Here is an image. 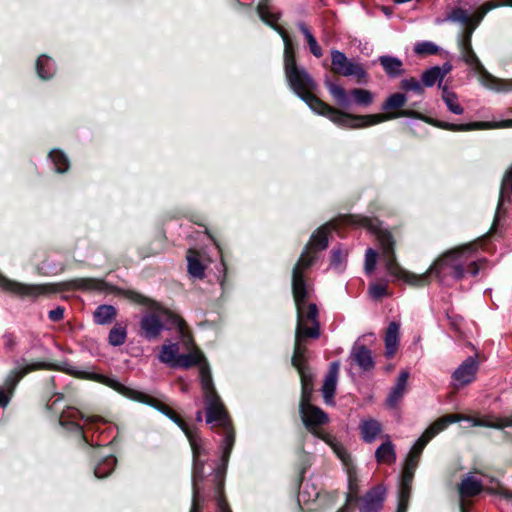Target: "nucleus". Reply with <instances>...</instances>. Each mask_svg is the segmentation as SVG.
Masks as SVG:
<instances>
[{
    "mask_svg": "<svg viewBox=\"0 0 512 512\" xmlns=\"http://www.w3.org/2000/svg\"><path fill=\"white\" fill-rule=\"evenodd\" d=\"M343 222L355 227L365 228L377 237L386 271L395 281L402 280L410 286L423 287L430 283L432 275L441 284H448L450 280L462 278L465 273L472 276L478 273L479 255L475 243L446 252L425 273L415 274L402 268L396 261L393 236L389 231L382 228L378 219L361 215H347L343 217Z\"/></svg>",
    "mask_w": 512,
    "mask_h": 512,
    "instance_id": "1",
    "label": "nucleus"
},
{
    "mask_svg": "<svg viewBox=\"0 0 512 512\" xmlns=\"http://www.w3.org/2000/svg\"><path fill=\"white\" fill-rule=\"evenodd\" d=\"M258 15L262 21L272 26L282 37L284 42V71L290 88L303 99L308 106L316 113L327 117L339 127H355L361 125L359 121L367 119L369 123H375L389 116H357L338 110L319 99L315 94L316 82L308 71L297 65L295 48L287 31L276 25L278 15L271 12L266 4H259Z\"/></svg>",
    "mask_w": 512,
    "mask_h": 512,
    "instance_id": "2",
    "label": "nucleus"
},
{
    "mask_svg": "<svg viewBox=\"0 0 512 512\" xmlns=\"http://www.w3.org/2000/svg\"><path fill=\"white\" fill-rule=\"evenodd\" d=\"M93 379L100 381L106 386L117 391L126 398L149 405L162 414L170 418L185 433L189 440L193 454V470H192V503L189 512H203L205 497L200 487L203 480L204 460L207 455L206 442L198 435L196 429L191 428L165 401L160 397H155L143 391L131 388L119 382L114 378L103 375H95Z\"/></svg>",
    "mask_w": 512,
    "mask_h": 512,
    "instance_id": "3",
    "label": "nucleus"
},
{
    "mask_svg": "<svg viewBox=\"0 0 512 512\" xmlns=\"http://www.w3.org/2000/svg\"><path fill=\"white\" fill-rule=\"evenodd\" d=\"M202 361L203 354L199 350H195L187 354H180L178 361L175 363V368L188 369L200 365V381L204 396L206 422L212 425V428L219 427L222 430L221 459L223 464L226 465L234 446L235 433L227 410L214 388L210 369L206 363L202 364Z\"/></svg>",
    "mask_w": 512,
    "mask_h": 512,
    "instance_id": "4",
    "label": "nucleus"
},
{
    "mask_svg": "<svg viewBox=\"0 0 512 512\" xmlns=\"http://www.w3.org/2000/svg\"><path fill=\"white\" fill-rule=\"evenodd\" d=\"M335 223L329 222L320 227L312 236L301 254L292 273V292L297 309V320H318V308L314 303H307L310 295V287L307 284L304 273L313 264L315 256L310 250H324L328 246V234L335 229Z\"/></svg>",
    "mask_w": 512,
    "mask_h": 512,
    "instance_id": "5",
    "label": "nucleus"
},
{
    "mask_svg": "<svg viewBox=\"0 0 512 512\" xmlns=\"http://www.w3.org/2000/svg\"><path fill=\"white\" fill-rule=\"evenodd\" d=\"M133 300L148 307L139 322V335L147 341L159 338L163 330L178 329L184 332V321L161 304L142 295L135 294Z\"/></svg>",
    "mask_w": 512,
    "mask_h": 512,
    "instance_id": "6",
    "label": "nucleus"
},
{
    "mask_svg": "<svg viewBox=\"0 0 512 512\" xmlns=\"http://www.w3.org/2000/svg\"><path fill=\"white\" fill-rule=\"evenodd\" d=\"M320 336L319 320H297L292 365L297 369L302 386L301 399L312 397L313 375L306 366V340Z\"/></svg>",
    "mask_w": 512,
    "mask_h": 512,
    "instance_id": "7",
    "label": "nucleus"
},
{
    "mask_svg": "<svg viewBox=\"0 0 512 512\" xmlns=\"http://www.w3.org/2000/svg\"><path fill=\"white\" fill-rule=\"evenodd\" d=\"M299 411L306 429L315 437L327 443L341 461L348 463L349 453L343 444L335 436L321 428L322 425L329 422L328 415L319 407L312 405L311 398L301 399Z\"/></svg>",
    "mask_w": 512,
    "mask_h": 512,
    "instance_id": "8",
    "label": "nucleus"
},
{
    "mask_svg": "<svg viewBox=\"0 0 512 512\" xmlns=\"http://www.w3.org/2000/svg\"><path fill=\"white\" fill-rule=\"evenodd\" d=\"M448 20L463 25L464 31L459 41L461 56L469 66L476 68L479 61L471 46V36L479 24L480 12L476 10L470 13L465 9L456 8L448 16Z\"/></svg>",
    "mask_w": 512,
    "mask_h": 512,
    "instance_id": "9",
    "label": "nucleus"
},
{
    "mask_svg": "<svg viewBox=\"0 0 512 512\" xmlns=\"http://www.w3.org/2000/svg\"><path fill=\"white\" fill-rule=\"evenodd\" d=\"M460 420L461 418L459 415L450 414L445 415L437 419L434 423H432L410 449L405 461L404 468L416 471L422 451L424 450L428 442L431 439H433L436 435H438L440 432L445 430L448 427V425Z\"/></svg>",
    "mask_w": 512,
    "mask_h": 512,
    "instance_id": "10",
    "label": "nucleus"
},
{
    "mask_svg": "<svg viewBox=\"0 0 512 512\" xmlns=\"http://www.w3.org/2000/svg\"><path fill=\"white\" fill-rule=\"evenodd\" d=\"M406 102H407V97H406L405 94H403V93H394V94L390 95L384 101V103L382 104V110H384L385 113L373 114L372 115V116H389V115H392V117L383 119L381 121H377L375 123L374 122L373 123H368L369 121L367 119H363V120L359 121L361 123V125L355 126V127H351V128L352 129L364 128V127L376 125V124H379V123H382V122H385V121H388V120L396 119V118H399V117H414V118H419V119H423L424 118L420 113L415 112L413 110H399V109H401L406 104Z\"/></svg>",
    "mask_w": 512,
    "mask_h": 512,
    "instance_id": "11",
    "label": "nucleus"
},
{
    "mask_svg": "<svg viewBox=\"0 0 512 512\" xmlns=\"http://www.w3.org/2000/svg\"><path fill=\"white\" fill-rule=\"evenodd\" d=\"M104 422V419L100 416L87 415L73 407L65 409L59 418L61 426L81 434L85 441L88 440L84 429H92L94 425Z\"/></svg>",
    "mask_w": 512,
    "mask_h": 512,
    "instance_id": "12",
    "label": "nucleus"
},
{
    "mask_svg": "<svg viewBox=\"0 0 512 512\" xmlns=\"http://www.w3.org/2000/svg\"><path fill=\"white\" fill-rule=\"evenodd\" d=\"M332 71L345 77L353 76L358 82L367 78V72L364 67L356 62L350 61L346 55L336 49L331 50Z\"/></svg>",
    "mask_w": 512,
    "mask_h": 512,
    "instance_id": "13",
    "label": "nucleus"
},
{
    "mask_svg": "<svg viewBox=\"0 0 512 512\" xmlns=\"http://www.w3.org/2000/svg\"><path fill=\"white\" fill-rule=\"evenodd\" d=\"M17 367L9 372L5 379V389L13 395L14 390L19 383V381L26 376L28 373L40 369L49 368V364L45 362H35L30 364H23L19 361L16 362Z\"/></svg>",
    "mask_w": 512,
    "mask_h": 512,
    "instance_id": "14",
    "label": "nucleus"
},
{
    "mask_svg": "<svg viewBox=\"0 0 512 512\" xmlns=\"http://www.w3.org/2000/svg\"><path fill=\"white\" fill-rule=\"evenodd\" d=\"M480 493V480L474 473L469 472L459 484L460 510L470 512V500L468 498Z\"/></svg>",
    "mask_w": 512,
    "mask_h": 512,
    "instance_id": "15",
    "label": "nucleus"
},
{
    "mask_svg": "<svg viewBox=\"0 0 512 512\" xmlns=\"http://www.w3.org/2000/svg\"><path fill=\"white\" fill-rule=\"evenodd\" d=\"M511 194H512V166L506 171V173L503 176V179L501 182L498 206H497V210L495 212L493 223H492L491 228L488 231V233L482 234V244L484 243V241L487 237H489L495 233L496 224L501 217L502 206L505 203L506 199L510 198Z\"/></svg>",
    "mask_w": 512,
    "mask_h": 512,
    "instance_id": "16",
    "label": "nucleus"
},
{
    "mask_svg": "<svg viewBox=\"0 0 512 512\" xmlns=\"http://www.w3.org/2000/svg\"><path fill=\"white\" fill-rule=\"evenodd\" d=\"M385 496L386 489L383 486L370 489L361 499L360 512H379L383 507Z\"/></svg>",
    "mask_w": 512,
    "mask_h": 512,
    "instance_id": "17",
    "label": "nucleus"
},
{
    "mask_svg": "<svg viewBox=\"0 0 512 512\" xmlns=\"http://www.w3.org/2000/svg\"><path fill=\"white\" fill-rule=\"evenodd\" d=\"M478 369L475 357H468L453 373L452 377L455 386H463L470 383Z\"/></svg>",
    "mask_w": 512,
    "mask_h": 512,
    "instance_id": "18",
    "label": "nucleus"
},
{
    "mask_svg": "<svg viewBox=\"0 0 512 512\" xmlns=\"http://www.w3.org/2000/svg\"><path fill=\"white\" fill-rule=\"evenodd\" d=\"M0 287L4 290L22 296H36L42 293V288L35 285H25L7 279L0 274Z\"/></svg>",
    "mask_w": 512,
    "mask_h": 512,
    "instance_id": "19",
    "label": "nucleus"
},
{
    "mask_svg": "<svg viewBox=\"0 0 512 512\" xmlns=\"http://www.w3.org/2000/svg\"><path fill=\"white\" fill-rule=\"evenodd\" d=\"M339 374V362L335 361L330 364L329 371L325 376L322 386V394L325 403L331 404L336 391L337 379Z\"/></svg>",
    "mask_w": 512,
    "mask_h": 512,
    "instance_id": "20",
    "label": "nucleus"
},
{
    "mask_svg": "<svg viewBox=\"0 0 512 512\" xmlns=\"http://www.w3.org/2000/svg\"><path fill=\"white\" fill-rule=\"evenodd\" d=\"M451 69V64L444 63L442 66H433L425 70L421 76L423 86L432 87L438 82L439 87L442 88L441 82Z\"/></svg>",
    "mask_w": 512,
    "mask_h": 512,
    "instance_id": "21",
    "label": "nucleus"
},
{
    "mask_svg": "<svg viewBox=\"0 0 512 512\" xmlns=\"http://www.w3.org/2000/svg\"><path fill=\"white\" fill-rule=\"evenodd\" d=\"M408 379L409 372L406 370L401 371L397 377L395 385L392 387L386 399V403L389 407L393 408L401 401L406 392Z\"/></svg>",
    "mask_w": 512,
    "mask_h": 512,
    "instance_id": "22",
    "label": "nucleus"
},
{
    "mask_svg": "<svg viewBox=\"0 0 512 512\" xmlns=\"http://www.w3.org/2000/svg\"><path fill=\"white\" fill-rule=\"evenodd\" d=\"M350 357L363 371H369L374 367V360L371 350L364 345L355 344L352 348Z\"/></svg>",
    "mask_w": 512,
    "mask_h": 512,
    "instance_id": "23",
    "label": "nucleus"
},
{
    "mask_svg": "<svg viewBox=\"0 0 512 512\" xmlns=\"http://www.w3.org/2000/svg\"><path fill=\"white\" fill-rule=\"evenodd\" d=\"M359 430L364 442L373 443L382 432V425L376 419L365 418L360 421Z\"/></svg>",
    "mask_w": 512,
    "mask_h": 512,
    "instance_id": "24",
    "label": "nucleus"
},
{
    "mask_svg": "<svg viewBox=\"0 0 512 512\" xmlns=\"http://www.w3.org/2000/svg\"><path fill=\"white\" fill-rule=\"evenodd\" d=\"M65 290H102L104 282L95 278H76L60 284Z\"/></svg>",
    "mask_w": 512,
    "mask_h": 512,
    "instance_id": "25",
    "label": "nucleus"
},
{
    "mask_svg": "<svg viewBox=\"0 0 512 512\" xmlns=\"http://www.w3.org/2000/svg\"><path fill=\"white\" fill-rule=\"evenodd\" d=\"M399 330L400 325L396 322H391L386 330L385 334V356L387 358H392L397 349L399 344Z\"/></svg>",
    "mask_w": 512,
    "mask_h": 512,
    "instance_id": "26",
    "label": "nucleus"
},
{
    "mask_svg": "<svg viewBox=\"0 0 512 512\" xmlns=\"http://www.w3.org/2000/svg\"><path fill=\"white\" fill-rule=\"evenodd\" d=\"M387 440L383 442L375 451V459L379 464L391 465L396 461L395 446L390 441L389 436H386Z\"/></svg>",
    "mask_w": 512,
    "mask_h": 512,
    "instance_id": "27",
    "label": "nucleus"
},
{
    "mask_svg": "<svg viewBox=\"0 0 512 512\" xmlns=\"http://www.w3.org/2000/svg\"><path fill=\"white\" fill-rule=\"evenodd\" d=\"M482 86H485L491 90L497 92H509L512 91V79L503 80L492 77L483 67H482Z\"/></svg>",
    "mask_w": 512,
    "mask_h": 512,
    "instance_id": "28",
    "label": "nucleus"
},
{
    "mask_svg": "<svg viewBox=\"0 0 512 512\" xmlns=\"http://www.w3.org/2000/svg\"><path fill=\"white\" fill-rule=\"evenodd\" d=\"M379 62L389 77L395 78L404 72L403 63L397 57L389 55L380 56Z\"/></svg>",
    "mask_w": 512,
    "mask_h": 512,
    "instance_id": "29",
    "label": "nucleus"
},
{
    "mask_svg": "<svg viewBox=\"0 0 512 512\" xmlns=\"http://www.w3.org/2000/svg\"><path fill=\"white\" fill-rule=\"evenodd\" d=\"M179 355V345L177 343H167L161 347L158 359L160 362L175 368Z\"/></svg>",
    "mask_w": 512,
    "mask_h": 512,
    "instance_id": "30",
    "label": "nucleus"
},
{
    "mask_svg": "<svg viewBox=\"0 0 512 512\" xmlns=\"http://www.w3.org/2000/svg\"><path fill=\"white\" fill-rule=\"evenodd\" d=\"M213 480L215 482V497L217 501L218 512H231L227 502L222 497V490L224 485V470L217 469Z\"/></svg>",
    "mask_w": 512,
    "mask_h": 512,
    "instance_id": "31",
    "label": "nucleus"
},
{
    "mask_svg": "<svg viewBox=\"0 0 512 512\" xmlns=\"http://www.w3.org/2000/svg\"><path fill=\"white\" fill-rule=\"evenodd\" d=\"M188 273L198 279H202L205 275V267L203 266L198 252L189 250L187 255Z\"/></svg>",
    "mask_w": 512,
    "mask_h": 512,
    "instance_id": "32",
    "label": "nucleus"
},
{
    "mask_svg": "<svg viewBox=\"0 0 512 512\" xmlns=\"http://www.w3.org/2000/svg\"><path fill=\"white\" fill-rule=\"evenodd\" d=\"M325 86L338 105L346 107L350 104L349 95L342 86L329 79L325 80Z\"/></svg>",
    "mask_w": 512,
    "mask_h": 512,
    "instance_id": "33",
    "label": "nucleus"
},
{
    "mask_svg": "<svg viewBox=\"0 0 512 512\" xmlns=\"http://www.w3.org/2000/svg\"><path fill=\"white\" fill-rule=\"evenodd\" d=\"M342 463L346 467L347 474H348L349 493H348V496H347V502L357 501V499H358L357 498L358 479H357L356 471L354 470V468L352 466L351 457L349 456V462L348 463H344L343 461H342Z\"/></svg>",
    "mask_w": 512,
    "mask_h": 512,
    "instance_id": "34",
    "label": "nucleus"
},
{
    "mask_svg": "<svg viewBox=\"0 0 512 512\" xmlns=\"http://www.w3.org/2000/svg\"><path fill=\"white\" fill-rule=\"evenodd\" d=\"M117 311L112 305H100L94 312V321L99 325H106L111 323Z\"/></svg>",
    "mask_w": 512,
    "mask_h": 512,
    "instance_id": "35",
    "label": "nucleus"
},
{
    "mask_svg": "<svg viewBox=\"0 0 512 512\" xmlns=\"http://www.w3.org/2000/svg\"><path fill=\"white\" fill-rule=\"evenodd\" d=\"M37 74L41 79H50L55 72L54 63L46 55H41L36 62Z\"/></svg>",
    "mask_w": 512,
    "mask_h": 512,
    "instance_id": "36",
    "label": "nucleus"
},
{
    "mask_svg": "<svg viewBox=\"0 0 512 512\" xmlns=\"http://www.w3.org/2000/svg\"><path fill=\"white\" fill-rule=\"evenodd\" d=\"M298 28L303 33V35L307 41V44L309 46L310 52L316 58H320L323 55V51H322L321 47L319 46L314 35L311 33L310 29L303 22L298 23Z\"/></svg>",
    "mask_w": 512,
    "mask_h": 512,
    "instance_id": "37",
    "label": "nucleus"
},
{
    "mask_svg": "<svg viewBox=\"0 0 512 512\" xmlns=\"http://www.w3.org/2000/svg\"><path fill=\"white\" fill-rule=\"evenodd\" d=\"M442 99L450 112L456 115L463 113L464 110L459 104L456 94L453 91H450L446 86L442 87Z\"/></svg>",
    "mask_w": 512,
    "mask_h": 512,
    "instance_id": "38",
    "label": "nucleus"
},
{
    "mask_svg": "<svg viewBox=\"0 0 512 512\" xmlns=\"http://www.w3.org/2000/svg\"><path fill=\"white\" fill-rule=\"evenodd\" d=\"M116 462V458L112 455L105 457L96 465L94 469L95 476L99 479L108 476L114 470Z\"/></svg>",
    "mask_w": 512,
    "mask_h": 512,
    "instance_id": "39",
    "label": "nucleus"
},
{
    "mask_svg": "<svg viewBox=\"0 0 512 512\" xmlns=\"http://www.w3.org/2000/svg\"><path fill=\"white\" fill-rule=\"evenodd\" d=\"M127 338L126 327L121 325L114 326L108 335V342L112 346H121L125 343Z\"/></svg>",
    "mask_w": 512,
    "mask_h": 512,
    "instance_id": "40",
    "label": "nucleus"
},
{
    "mask_svg": "<svg viewBox=\"0 0 512 512\" xmlns=\"http://www.w3.org/2000/svg\"><path fill=\"white\" fill-rule=\"evenodd\" d=\"M354 102L361 106H369L373 102V94L366 89L354 88L350 91Z\"/></svg>",
    "mask_w": 512,
    "mask_h": 512,
    "instance_id": "41",
    "label": "nucleus"
},
{
    "mask_svg": "<svg viewBox=\"0 0 512 512\" xmlns=\"http://www.w3.org/2000/svg\"><path fill=\"white\" fill-rule=\"evenodd\" d=\"M50 159L52 160L55 170L58 173L66 172L69 168V161L67 157L59 150H52L49 154Z\"/></svg>",
    "mask_w": 512,
    "mask_h": 512,
    "instance_id": "42",
    "label": "nucleus"
},
{
    "mask_svg": "<svg viewBox=\"0 0 512 512\" xmlns=\"http://www.w3.org/2000/svg\"><path fill=\"white\" fill-rule=\"evenodd\" d=\"M414 52L421 56L435 55L439 52V47L431 41H422L415 44Z\"/></svg>",
    "mask_w": 512,
    "mask_h": 512,
    "instance_id": "43",
    "label": "nucleus"
},
{
    "mask_svg": "<svg viewBox=\"0 0 512 512\" xmlns=\"http://www.w3.org/2000/svg\"><path fill=\"white\" fill-rule=\"evenodd\" d=\"M481 487H482V494L484 492L486 493H500L501 490H502V486L500 485V483L491 478V477H488L486 475H484L482 473V484H481Z\"/></svg>",
    "mask_w": 512,
    "mask_h": 512,
    "instance_id": "44",
    "label": "nucleus"
},
{
    "mask_svg": "<svg viewBox=\"0 0 512 512\" xmlns=\"http://www.w3.org/2000/svg\"><path fill=\"white\" fill-rule=\"evenodd\" d=\"M412 487L400 486L397 512H407Z\"/></svg>",
    "mask_w": 512,
    "mask_h": 512,
    "instance_id": "45",
    "label": "nucleus"
},
{
    "mask_svg": "<svg viewBox=\"0 0 512 512\" xmlns=\"http://www.w3.org/2000/svg\"><path fill=\"white\" fill-rule=\"evenodd\" d=\"M400 87L405 91H413L418 95H422L424 92L423 84L414 77L403 79L400 83Z\"/></svg>",
    "mask_w": 512,
    "mask_h": 512,
    "instance_id": "46",
    "label": "nucleus"
},
{
    "mask_svg": "<svg viewBox=\"0 0 512 512\" xmlns=\"http://www.w3.org/2000/svg\"><path fill=\"white\" fill-rule=\"evenodd\" d=\"M437 126L440 128L452 130V131H467V130H473V129L474 130L480 129V123H478V122H474V123H470V124H460V125L452 124V123H448V122H438Z\"/></svg>",
    "mask_w": 512,
    "mask_h": 512,
    "instance_id": "47",
    "label": "nucleus"
},
{
    "mask_svg": "<svg viewBox=\"0 0 512 512\" xmlns=\"http://www.w3.org/2000/svg\"><path fill=\"white\" fill-rule=\"evenodd\" d=\"M377 257H378V253L376 252V250H374L372 248H369L366 250L364 269L368 275H371L373 273V271L375 270L376 263H377Z\"/></svg>",
    "mask_w": 512,
    "mask_h": 512,
    "instance_id": "48",
    "label": "nucleus"
},
{
    "mask_svg": "<svg viewBox=\"0 0 512 512\" xmlns=\"http://www.w3.org/2000/svg\"><path fill=\"white\" fill-rule=\"evenodd\" d=\"M481 424H482V427L483 426L495 427V428L512 427V415L510 417L496 418L494 420H489V419L482 417Z\"/></svg>",
    "mask_w": 512,
    "mask_h": 512,
    "instance_id": "49",
    "label": "nucleus"
},
{
    "mask_svg": "<svg viewBox=\"0 0 512 512\" xmlns=\"http://www.w3.org/2000/svg\"><path fill=\"white\" fill-rule=\"evenodd\" d=\"M368 293L370 297L374 300H379L380 298L386 296L387 293V285L383 283H371L368 289Z\"/></svg>",
    "mask_w": 512,
    "mask_h": 512,
    "instance_id": "50",
    "label": "nucleus"
},
{
    "mask_svg": "<svg viewBox=\"0 0 512 512\" xmlns=\"http://www.w3.org/2000/svg\"><path fill=\"white\" fill-rule=\"evenodd\" d=\"M4 349L6 351H12L17 346V337L12 332H5L2 336Z\"/></svg>",
    "mask_w": 512,
    "mask_h": 512,
    "instance_id": "51",
    "label": "nucleus"
},
{
    "mask_svg": "<svg viewBox=\"0 0 512 512\" xmlns=\"http://www.w3.org/2000/svg\"><path fill=\"white\" fill-rule=\"evenodd\" d=\"M301 490L298 495V501L308 502L310 500H315L318 497V491L313 487L312 492H307L306 488H308V484L302 485Z\"/></svg>",
    "mask_w": 512,
    "mask_h": 512,
    "instance_id": "52",
    "label": "nucleus"
},
{
    "mask_svg": "<svg viewBox=\"0 0 512 512\" xmlns=\"http://www.w3.org/2000/svg\"><path fill=\"white\" fill-rule=\"evenodd\" d=\"M414 473V470L403 468L400 486L412 487Z\"/></svg>",
    "mask_w": 512,
    "mask_h": 512,
    "instance_id": "53",
    "label": "nucleus"
},
{
    "mask_svg": "<svg viewBox=\"0 0 512 512\" xmlns=\"http://www.w3.org/2000/svg\"><path fill=\"white\" fill-rule=\"evenodd\" d=\"M500 5L512 6V0H505V3H499V2H495V1H487V2L483 3L482 4V18L484 17V15L487 12H489L490 10H492Z\"/></svg>",
    "mask_w": 512,
    "mask_h": 512,
    "instance_id": "54",
    "label": "nucleus"
},
{
    "mask_svg": "<svg viewBox=\"0 0 512 512\" xmlns=\"http://www.w3.org/2000/svg\"><path fill=\"white\" fill-rule=\"evenodd\" d=\"M48 317L52 322H59L64 317V308L58 306L53 310H50L48 313Z\"/></svg>",
    "mask_w": 512,
    "mask_h": 512,
    "instance_id": "55",
    "label": "nucleus"
},
{
    "mask_svg": "<svg viewBox=\"0 0 512 512\" xmlns=\"http://www.w3.org/2000/svg\"><path fill=\"white\" fill-rule=\"evenodd\" d=\"M481 127H482V129L512 127V120L495 122V123L482 121Z\"/></svg>",
    "mask_w": 512,
    "mask_h": 512,
    "instance_id": "56",
    "label": "nucleus"
},
{
    "mask_svg": "<svg viewBox=\"0 0 512 512\" xmlns=\"http://www.w3.org/2000/svg\"><path fill=\"white\" fill-rule=\"evenodd\" d=\"M11 397L12 395L5 388H0V407L5 408L9 404Z\"/></svg>",
    "mask_w": 512,
    "mask_h": 512,
    "instance_id": "57",
    "label": "nucleus"
},
{
    "mask_svg": "<svg viewBox=\"0 0 512 512\" xmlns=\"http://www.w3.org/2000/svg\"><path fill=\"white\" fill-rule=\"evenodd\" d=\"M343 253L339 249H334L332 251V263L339 264L342 261Z\"/></svg>",
    "mask_w": 512,
    "mask_h": 512,
    "instance_id": "58",
    "label": "nucleus"
},
{
    "mask_svg": "<svg viewBox=\"0 0 512 512\" xmlns=\"http://www.w3.org/2000/svg\"><path fill=\"white\" fill-rule=\"evenodd\" d=\"M469 422H471L472 426H478L480 424V421L477 418H467Z\"/></svg>",
    "mask_w": 512,
    "mask_h": 512,
    "instance_id": "59",
    "label": "nucleus"
},
{
    "mask_svg": "<svg viewBox=\"0 0 512 512\" xmlns=\"http://www.w3.org/2000/svg\"><path fill=\"white\" fill-rule=\"evenodd\" d=\"M195 419H196L197 422H202V420H203V413H202V411H198L196 413Z\"/></svg>",
    "mask_w": 512,
    "mask_h": 512,
    "instance_id": "60",
    "label": "nucleus"
},
{
    "mask_svg": "<svg viewBox=\"0 0 512 512\" xmlns=\"http://www.w3.org/2000/svg\"><path fill=\"white\" fill-rule=\"evenodd\" d=\"M339 512H350V508L345 506Z\"/></svg>",
    "mask_w": 512,
    "mask_h": 512,
    "instance_id": "61",
    "label": "nucleus"
},
{
    "mask_svg": "<svg viewBox=\"0 0 512 512\" xmlns=\"http://www.w3.org/2000/svg\"><path fill=\"white\" fill-rule=\"evenodd\" d=\"M499 494H504V496H507V493H504V489L502 488L501 492Z\"/></svg>",
    "mask_w": 512,
    "mask_h": 512,
    "instance_id": "62",
    "label": "nucleus"
}]
</instances>
